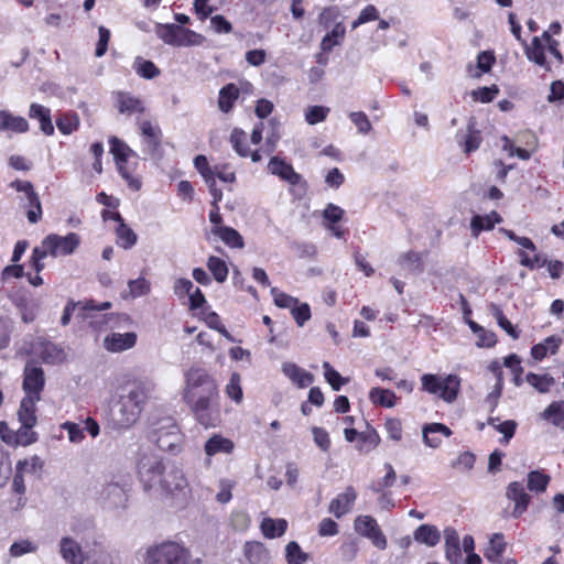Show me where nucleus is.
Returning a JSON list of instances; mask_svg holds the SVG:
<instances>
[{
    "instance_id": "obj_1",
    "label": "nucleus",
    "mask_w": 564,
    "mask_h": 564,
    "mask_svg": "<svg viewBox=\"0 0 564 564\" xmlns=\"http://www.w3.org/2000/svg\"><path fill=\"white\" fill-rule=\"evenodd\" d=\"M183 399L199 424L206 429L220 424L218 384L205 369L193 367L186 371Z\"/></svg>"
},
{
    "instance_id": "obj_2",
    "label": "nucleus",
    "mask_w": 564,
    "mask_h": 564,
    "mask_svg": "<svg viewBox=\"0 0 564 564\" xmlns=\"http://www.w3.org/2000/svg\"><path fill=\"white\" fill-rule=\"evenodd\" d=\"M152 390L153 384L148 380H134L130 383L127 393L120 395L113 419L119 429H129L137 423Z\"/></svg>"
},
{
    "instance_id": "obj_3",
    "label": "nucleus",
    "mask_w": 564,
    "mask_h": 564,
    "mask_svg": "<svg viewBox=\"0 0 564 564\" xmlns=\"http://www.w3.org/2000/svg\"><path fill=\"white\" fill-rule=\"evenodd\" d=\"M143 564H193L192 552L183 542L164 540L147 549Z\"/></svg>"
},
{
    "instance_id": "obj_4",
    "label": "nucleus",
    "mask_w": 564,
    "mask_h": 564,
    "mask_svg": "<svg viewBox=\"0 0 564 564\" xmlns=\"http://www.w3.org/2000/svg\"><path fill=\"white\" fill-rule=\"evenodd\" d=\"M155 491L171 498L180 507L186 505L191 498V489L185 474L174 464L169 465Z\"/></svg>"
},
{
    "instance_id": "obj_5",
    "label": "nucleus",
    "mask_w": 564,
    "mask_h": 564,
    "mask_svg": "<svg viewBox=\"0 0 564 564\" xmlns=\"http://www.w3.org/2000/svg\"><path fill=\"white\" fill-rule=\"evenodd\" d=\"M149 437L164 452L176 454L182 448L183 435L173 417H163L153 422Z\"/></svg>"
},
{
    "instance_id": "obj_6",
    "label": "nucleus",
    "mask_w": 564,
    "mask_h": 564,
    "mask_svg": "<svg viewBox=\"0 0 564 564\" xmlns=\"http://www.w3.org/2000/svg\"><path fill=\"white\" fill-rule=\"evenodd\" d=\"M110 153L113 155L117 169L121 177L127 182L129 188L139 191L141 188V180L133 174L134 167L130 164V160H138V154L124 141L117 137L109 139Z\"/></svg>"
},
{
    "instance_id": "obj_7",
    "label": "nucleus",
    "mask_w": 564,
    "mask_h": 564,
    "mask_svg": "<svg viewBox=\"0 0 564 564\" xmlns=\"http://www.w3.org/2000/svg\"><path fill=\"white\" fill-rule=\"evenodd\" d=\"M462 380L457 375L438 376L424 373L421 377L422 390L436 395L446 403H453L460 391Z\"/></svg>"
},
{
    "instance_id": "obj_8",
    "label": "nucleus",
    "mask_w": 564,
    "mask_h": 564,
    "mask_svg": "<svg viewBox=\"0 0 564 564\" xmlns=\"http://www.w3.org/2000/svg\"><path fill=\"white\" fill-rule=\"evenodd\" d=\"M170 464L152 453H141L137 462L138 478L148 492L155 491Z\"/></svg>"
},
{
    "instance_id": "obj_9",
    "label": "nucleus",
    "mask_w": 564,
    "mask_h": 564,
    "mask_svg": "<svg viewBox=\"0 0 564 564\" xmlns=\"http://www.w3.org/2000/svg\"><path fill=\"white\" fill-rule=\"evenodd\" d=\"M155 33L165 44L177 47L199 46L205 41L202 34L173 23H159L155 28Z\"/></svg>"
},
{
    "instance_id": "obj_10",
    "label": "nucleus",
    "mask_w": 564,
    "mask_h": 564,
    "mask_svg": "<svg viewBox=\"0 0 564 564\" xmlns=\"http://www.w3.org/2000/svg\"><path fill=\"white\" fill-rule=\"evenodd\" d=\"M268 170L272 175L280 177L291 186V193L301 198L307 192V182L303 176L295 172L293 166L284 159L272 156L268 163Z\"/></svg>"
},
{
    "instance_id": "obj_11",
    "label": "nucleus",
    "mask_w": 564,
    "mask_h": 564,
    "mask_svg": "<svg viewBox=\"0 0 564 564\" xmlns=\"http://www.w3.org/2000/svg\"><path fill=\"white\" fill-rule=\"evenodd\" d=\"M354 530L360 536L368 539L375 547L379 550L387 549V538L373 517L358 516L354 521Z\"/></svg>"
},
{
    "instance_id": "obj_12",
    "label": "nucleus",
    "mask_w": 564,
    "mask_h": 564,
    "mask_svg": "<svg viewBox=\"0 0 564 564\" xmlns=\"http://www.w3.org/2000/svg\"><path fill=\"white\" fill-rule=\"evenodd\" d=\"M80 238L76 232H69L66 236L51 234L41 242L50 256L54 258L72 254L78 248Z\"/></svg>"
},
{
    "instance_id": "obj_13",
    "label": "nucleus",
    "mask_w": 564,
    "mask_h": 564,
    "mask_svg": "<svg viewBox=\"0 0 564 564\" xmlns=\"http://www.w3.org/2000/svg\"><path fill=\"white\" fill-rule=\"evenodd\" d=\"M17 192H21L25 196L23 207L28 209L26 217L31 224H36L42 218V205L39 194L34 191V186L29 181H12L9 185Z\"/></svg>"
},
{
    "instance_id": "obj_14",
    "label": "nucleus",
    "mask_w": 564,
    "mask_h": 564,
    "mask_svg": "<svg viewBox=\"0 0 564 564\" xmlns=\"http://www.w3.org/2000/svg\"><path fill=\"white\" fill-rule=\"evenodd\" d=\"M129 488L127 484L110 481L106 484L100 492V500L105 508L124 509L128 503Z\"/></svg>"
},
{
    "instance_id": "obj_15",
    "label": "nucleus",
    "mask_w": 564,
    "mask_h": 564,
    "mask_svg": "<svg viewBox=\"0 0 564 564\" xmlns=\"http://www.w3.org/2000/svg\"><path fill=\"white\" fill-rule=\"evenodd\" d=\"M45 386V377L43 369L37 366L33 360L25 364L23 371V391L24 397H40Z\"/></svg>"
},
{
    "instance_id": "obj_16",
    "label": "nucleus",
    "mask_w": 564,
    "mask_h": 564,
    "mask_svg": "<svg viewBox=\"0 0 564 564\" xmlns=\"http://www.w3.org/2000/svg\"><path fill=\"white\" fill-rule=\"evenodd\" d=\"M111 307L110 302H104L99 305L95 304L94 301L85 302L82 306V312H78V317L83 319H89V325L96 329L101 330L105 326H107L110 321L113 319L112 315L100 314V312L106 311Z\"/></svg>"
},
{
    "instance_id": "obj_17",
    "label": "nucleus",
    "mask_w": 564,
    "mask_h": 564,
    "mask_svg": "<svg viewBox=\"0 0 564 564\" xmlns=\"http://www.w3.org/2000/svg\"><path fill=\"white\" fill-rule=\"evenodd\" d=\"M30 354L51 365L59 364L65 359L64 350L44 338H36L31 341Z\"/></svg>"
},
{
    "instance_id": "obj_18",
    "label": "nucleus",
    "mask_w": 564,
    "mask_h": 564,
    "mask_svg": "<svg viewBox=\"0 0 564 564\" xmlns=\"http://www.w3.org/2000/svg\"><path fill=\"white\" fill-rule=\"evenodd\" d=\"M506 497L514 503L511 512L512 518H520L527 510L531 501L530 495L525 491L523 484L512 481L507 486Z\"/></svg>"
},
{
    "instance_id": "obj_19",
    "label": "nucleus",
    "mask_w": 564,
    "mask_h": 564,
    "mask_svg": "<svg viewBox=\"0 0 564 564\" xmlns=\"http://www.w3.org/2000/svg\"><path fill=\"white\" fill-rule=\"evenodd\" d=\"M137 344V334L134 332L128 333H110L102 341L104 348L109 352H122L131 349Z\"/></svg>"
},
{
    "instance_id": "obj_20",
    "label": "nucleus",
    "mask_w": 564,
    "mask_h": 564,
    "mask_svg": "<svg viewBox=\"0 0 564 564\" xmlns=\"http://www.w3.org/2000/svg\"><path fill=\"white\" fill-rule=\"evenodd\" d=\"M357 499V492L354 487H346L345 491L338 494L328 506L329 513L334 514L337 519H340L354 507V503Z\"/></svg>"
},
{
    "instance_id": "obj_21",
    "label": "nucleus",
    "mask_w": 564,
    "mask_h": 564,
    "mask_svg": "<svg viewBox=\"0 0 564 564\" xmlns=\"http://www.w3.org/2000/svg\"><path fill=\"white\" fill-rule=\"evenodd\" d=\"M35 425L21 424L13 434L3 435L2 429H7L4 422H0V434L2 440L10 445L28 446L37 441V434L33 431Z\"/></svg>"
},
{
    "instance_id": "obj_22",
    "label": "nucleus",
    "mask_w": 564,
    "mask_h": 564,
    "mask_svg": "<svg viewBox=\"0 0 564 564\" xmlns=\"http://www.w3.org/2000/svg\"><path fill=\"white\" fill-rule=\"evenodd\" d=\"M282 373L297 388L304 389L313 383L314 376L296 364L286 361L282 364Z\"/></svg>"
},
{
    "instance_id": "obj_23",
    "label": "nucleus",
    "mask_w": 564,
    "mask_h": 564,
    "mask_svg": "<svg viewBox=\"0 0 564 564\" xmlns=\"http://www.w3.org/2000/svg\"><path fill=\"white\" fill-rule=\"evenodd\" d=\"M59 554L66 564H84V553L80 544L70 536L59 540Z\"/></svg>"
},
{
    "instance_id": "obj_24",
    "label": "nucleus",
    "mask_w": 564,
    "mask_h": 564,
    "mask_svg": "<svg viewBox=\"0 0 564 564\" xmlns=\"http://www.w3.org/2000/svg\"><path fill=\"white\" fill-rule=\"evenodd\" d=\"M141 135L143 137V144L145 151L153 154L161 145L162 130L158 124H153L149 120L140 122Z\"/></svg>"
},
{
    "instance_id": "obj_25",
    "label": "nucleus",
    "mask_w": 564,
    "mask_h": 564,
    "mask_svg": "<svg viewBox=\"0 0 564 564\" xmlns=\"http://www.w3.org/2000/svg\"><path fill=\"white\" fill-rule=\"evenodd\" d=\"M235 449V443L228 438L223 436L221 434H213L204 445V452L208 459L218 455L225 454L229 455Z\"/></svg>"
},
{
    "instance_id": "obj_26",
    "label": "nucleus",
    "mask_w": 564,
    "mask_h": 564,
    "mask_svg": "<svg viewBox=\"0 0 564 564\" xmlns=\"http://www.w3.org/2000/svg\"><path fill=\"white\" fill-rule=\"evenodd\" d=\"M242 551L249 564H269L271 561L270 552L262 542L247 541Z\"/></svg>"
},
{
    "instance_id": "obj_27",
    "label": "nucleus",
    "mask_w": 564,
    "mask_h": 564,
    "mask_svg": "<svg viewBox=\"0 0 564 564\" xmlns=\"http://www.w3.org/2000/svg\"><path fill=\"white\" fill-rule=\"evenodd\" d=\"M422 434L426 446L437 448L442 444L443 437L452 435V431L442 423H431L423 426Z\"/></svg>"
},
{
    "instance_id": "obj_28",
    "label": "nucleus",
    "mask_w": 564,
    "mask_h": 564,
    "mask_svg": "<svg viewBox=\"0 0 564 564\" xmlns=\"http://www.w3.org/2000/svg\"><path fill=\"white\" fill-rule=\"evenodd\" d=\"M29 117L37 120L40 123V130L45 135H53L55 128L52 121L51 109L36 102H32L29 108Z\"/></svg>"
},
{
    "instance_id": "obj_29",
    "label": "nucleus",
    "mask_w": 564,
    "mask_h": 564,
    "mask_svg": "<svg viewBox=\"0 0 564 564\" xmlns=\"http://www.w3.org/2000/svg\"><path fill=\"white\" fill-rule=\"evenodd\" d=\"M115 97L117 109L120 113L131 116L144 111L143 101L130 93L118 91Z\"/></svg>"
},
{
    "instance_id": "obj_30",
    "label": "nucleus",
    "mask_w": 564,
    "mask_h": 564,
    "mask_svg": "<svg viewBox=\"0 0 564 564\" xmlns=\"http://www.w3.org/2000/svg\"><path fill=\"white\" fill-rule=\"evenodd\" d=\"M30 124L24 117L15 116L8 110H0V131L25 133Z\"/></svg>"
},
{
    "instance_id": "obj_31",
    "label": "nucleus",
    "mask_w": 564,
    "mask_h": 564,
    "mask_svg": "<svg viewBox=\"0 0 564 564\" xmlns=\"http://www.w3.org/2000/svg\"><path fill=\"white\" fill-rule=\"evenodd\" d=\"M539 416L541 420L564 432V400L552 401Z\"/></svg>"
},
{
    "instance_id": "obj_32",
    "label": "nucleus",
    "mask_w": 564,
    "mask_h": 564,
    "mask_svg": "<svg viewBox=\"0 0 564 564\" xmlns=\"http://www.w3.org/2000/svg\"><path fill=\"white\" fill-rule=\"evenodd\" d=\"M523 45L525 56L530 62H533L534 64L544 67L546 70L551 69L550 65L546 63L545 59V46L541 42V39L539 36H534L530 45H528L527 43Z\"/></svg>"
},
{
    "instance_id": "obj_33",
    "label": "nucleus",
    "mask_w": 564,
    "mask_h": 564,
    "mask_svg": "<svg viewBox=\"0 0 564 564\" xmlns=\"http://www.w3.org/2000/svg\"><path fill=\"white\" fill-rule=\"evenodd\" d=\"M502 221L501 216L497 212H491L488 215H475L470 220V230L474 237H478L484 230H491L496 224Z\"/></svg>"
},
{
    "instance_id": "obj_34",
    "label": "nucleus",
    "mask_w": 564,
    "mask_h": 564,
    "mask_svg": "<svg viewBox=\"0 0 564 564\" xmlns=\"http://www.w3.org/2000/svg\"><path fill=\"white\" fill-rule=\"evenodd\" d=\"M288 530V521L279 518L265 517L260 523V531L265 539H276L282 536Z\"/></svg>"
},
{
    "instance_id": "obj_35",
    "label": "nucleus",
    "mask_w": 564,
    "mask_h": 564,
    "mask_svg": "<svg viewBox=\"0 0 564 564\" xmlns=\"http://www.w3.org/2000/svg\"><path fill=\"white\" fill-rule=\"evenodd\" d=\"M113 220L118 223L116 228L117 243L123 249H130L137 243V235L129 228L120 214H113Z\"/></svg>"
},
{
    "instance_id": "obj_36",
    "label": "nucleus",
    "mask_w": 564,
    "mask_h": 564,
    "mask_svg": "<svg viewBox=\"0 0 564 564\" xmlns=\"http://www.w3.org/2000/svg\"><path fill=\"white\" fill-rule=\"evenodd\" d=\"M458 143L463 147L465 153H470L476 151L481 143L480 132L475 127V121L473 119L469 120L467 126V132L465 135H460L458 132L456 134Z\"/></svg>"
},
{
    "instance_id": "obj_37",
    "label": "nucleus",
    "mask_w": 564,
    "mask_h": 564,
    "mask_svg": "<svg viewBox=\"0 0 564 564\" xmlns=\"http://www.w3.org/2000/svg\"><path fill=\"white\" fill-rule=\"evenodd\" d=\"M413 539L417 543L425 544L429 547H433L440 543L441 533L435 525L421 524L415 529L413 533Z\"/></svg>"
},
{
    "instance_id": "obj_38",
    "label": "nucleus",
    "mask_w": 564,
    "mask_h": 564,
    "mask_svg": "<svg viewBox=\"0 0 564 564\" xmlns=\"http://www.w3.org/2000/svg\"><path fill=\"white\" fill-rule=\"evenodd\" d=\"M240 90L237 85L230 83L220 88L218 95V108L221 112L228 113L239 98Z\"/></svg>"
},
{
    "instance_id": "obj_39",
    "label": "nucleus",
    "mask_w": 564,
    "mask_h": 564,
    "mask_svg": "<svg viewBox=\"0 0 564 564\" xmlns=\"http://www.w3.org/2000/svg\"><path fill=\"white\" fill-rule=\"evenodd\" d=\"M40 401V397L31 398L24 397L21 401L20 409L18 411V417L21 424L36 425V403Z\"/></svg>"
},
{
    "instance_id": "obj_40",
    "label": "nucleus",
    "mask_w": 564,
    "mask_h": 564,
    "mask_svg": "<svg viewBox=\"0 0 564 564\" xmlns=\"http://www.w3.org/2000/svg\"><path fill=\"white\" fill-rule=\"evenodd\" d=\"M398 264L402 270L413 274H420L424 269L422 254L413 250L400 254Z\"/></svg>"
},
{
    "instance_id": "obj_41",
    "label": "nucleus",
    "mask_w": 564,
    "mask_h": 564,
    "mask_svg": "<svg viewBox=\"0 0 564 564\" xmlns=\"http://www.w3.org/2000/svg\"><path fill=\"white\" fill-rule=\"evenodd\" d=\"M212 232L219 237L225 245L230 248H242V236L234 228L227 226H217L212 229Z\"/></svg>"
},
{
    "instance_id": "obj_42",
    "label": "nucleus",
    "mask_w": 564,
    "mask_h": 564,
    "mask_svg": "<svg viewBox=\"0 0 564 564\" xmlns=\"http://www.w3.org/2000/svg\"><path fill=\"white\" fill-rule=\"evenodd\" d=\"M369 399L376 405L390 409L397 404L398 398L392 390L376 387L369 391Z\"/></svg>"
},
{
    "instance_id": "obj_43",
    "label": "nucleus",
    "mask_w": 564,
    "mask_h": 564,
    "mask_svg": "<svg viewBox=\"0 0 564 564\" xmlns=\"http://www.w3.org/2000/svg\"><path fill=\"white\" fill-rule=\"evenodd\" d=\"M346 28L341 22L335 24L333 30L328 32L321 42L323 52L329 53L335 46L339 45L345 37Z\"/></svg>"
},
{
    "instance_id": "obj_44",
    "label": "nucleus",
    "mask_w": 564,
    "mask_h": 564,
    "mask_svg": "<svg viewBox=\"0 0 564 564\" xmlns=\"http://www.w3.org/2000/svg\"><path fill=\"white\" fill-rule=\"evenodd\" d=\"M80 124L79 117L76 112H66L56 119V127L64 135H69L77 131Z\"/></svg>"
},
{
    "instance_id": "obj_45",
    "label": "nucleus",
    "mask_w": 564,
    "mask_h": 564,
    "mask_svg": "<svg viewBox=\"0 0 564 564\" xmlns=\"http://www.w3.org/2000/svg\"><path fill=\"white\" fill-rule=\"evenodd\" d=\"M206 265L218 283H224L227 280L229 270L227 263L223 259L210 256L207 259Z\"/></svg>"
},
{
    "instance_id": "obj_46",
    "label": "nucleus",
    "mask_w": 564,
    "mask_h": 564,
    "mask_svg": "<svg viewBox=\"0 0 564 564\" xmlns=\"http://www.w3.org/2000/svg\"><path fill=\"white\" fill-rule=\"evenodd\" d=\"M551 478L541 470H532L528 474V488L530 491L541 494L547 488Z\"/></svg>"
},
{
    "instance_id": "obj_47",
    "label": "nucleus",
    "mask_w": 564,
    "mask_h": 564,
    "mask_svg": "<svg viewBox=\"0 0 564 564\" xmlns=\"http://www.w3.org/2000/svg\"><path fill=\"white\" fill-rule=\"evenodd\" d=\"M490 314L497 321L498 325L513 339L519 338V333L511 324V322L505 316L502 310L497 304H490L489 306Z\"/></svg>"
},
{
    "instance_id": "obj_48",
    "label": "nucleus",
    "mask_w": 564,
    "mask_h": 564,
    "mask_svg": "<svg viewBox=\"0 0 564 564\" xmlns=\"http://www.w3.org/2000/svg\"><path fill=\"white\" fill-rule=\"evenodd\" d=\"M506 550V542L501 533H495L489 541V547L485 552L488 561L497 562Z\"/></svg>"
},
{
    "instance_id": "obj_49",
    "label": "nucleus",
    "mask_w": 564,
    "mask_h": 564,
    "mask_svg": "<svg viewBox=\"0 0 564 564\" xmlns=\"http://www.w3.org/2000/svg\"><path fill=\"white\" fill-rule=\"evenodd\" d=\"M133 69L135 73L145 79H152L160 74V69L151 61L143 59L142 57H135L133 62Z\"/></svg>"
},
{
    "instance_id": "obj_50",
    "label": "nucleus",
    "mask_w": 564,
    "mask_h": 564,
    "mask_svg": "<svg viewBox=\"0 0 564 564\" xmlns=\"http://www.w3.org/2000/svg\"><path fill=\"white\" fill-rule=\"evenodd\" d=\"M527 382L535 388L540 393H546L554 384L555 380L550 375H536L529 372L527 375Z\"/></svg>"
},
{
    "instance_id": "obj_51",
    "label": "nucleus",
    "mask_w": 564,
    "mask_h": 564,
    "mask_svg": "<svg viewBox=\"0 0 564 564\" xmlns=\"http://www.w3.org/2000/svg\"><path fill=\"white\" fill-rule=\"evenodd\" d=\"M285 560L288 564H304L308 560V554L302 551L297 542L291 541L285 546Z\"/></svg>"
},
{
    "instance_id": "obj_52",
    "label": "nucleus",
    "mask_w": 564,
    "mask_h": 564,
    "mask_svg": "<svg viewBox=\"0 0 564 564\" xmlns=\"http://www.w3.org/2000/svg\"><path fill=\"white\" fill-rule=\"evenodd\" d=\"M230 143L235 151L242 158L249 156L247 134L243 130L235 128L230 134Z\"/></svg>"
},
{
    "instance_id": "obj_53",
    "label": "nucleus",
    "mask_w": 564,
    "mask_h": 564,
    "mask_svg": "<svg viewBox=\"0 0 564 564\" xmlns=\"http://www.w3.org/2000/svg\"><path fill=\"white\" fill-rule=\"evenodd\" d=\"M330 109L326 106H310L305 109L304 117L308 124H317L326 120Z\"/></svg>"
},
{
    "instance_id": "obj_54",
    "label": "nucleus",
    "mask_w": 564,
    "mask_h": 564,
    "mask_svg": "<svg viewBox=\"0 0 564 564\" xmlns=\"http://www.w3.org/2000/svg\"><path fill=\"white\" fill-rule=\"evenodd\" d=\"M323 369L324 377L334 391H339L341 386L348 382V379L341 377L340 373L329 365V362H323Z\"/></svg>"
},
{
    "instance_id": "obj_55",
    "label": "nucleus",
    "mask_w": 564,
    "mask_h": 564,
    "mask_svg": "<svg viewBox=\"0 0 564 564\" xmlns=\"http://www.w3.org/2000/svg\"><path fill=\"white\" fill-rule=\"evenodd\" d=\"M128 288L130 296L133 299L144 296L151 291L150 282L143 276H140L135 280H130L128 282Z\"/></svg>"
},
{
    "instance_id": "obj_56",
    "label": "nucleus",
    "mask_w": 564,
    "mask_h": 564,
    "mask_svg": "<svg viewBox=\"0 0 564 564\" xmlns=\"http://www.w3.org/2000/svg\"><path fill=\"white\" fill-rule=\"evenodd\" d=\"M380 437L376 431L360 433L357 448L359 452L368 453L378 446Z\"/></svg>"
},
{
    "instance_id": "obj_57",
    "label": "nucleus",
    "mask_w": 564,
    "mask_h": 564,
    "mask_svg": "<svg viewBox=\"0 0 564 564\" xmlns=\"http://www.w3.org/2000/svg\"><path fill=\"white\" fill-rule=\"evenodd\" d=\"M226 393L228 398L234 400L236 403H240L242 401V388L240 386V375L234 372L229 379V382L226 386Z\"/></svg>"
},
{
    "instance_id": "obj_58",
    "label": "nucleus",
    "mask_w": 564,
    "mask_h": 564,
    "mask_svg": "<svg viewBox=\"0 0 564 564\" xmlns=\"http://www.w3.org/2000/svg\"><path fill=\"white\" fill-rule=\"evenodd\" d=\"M349 119L356 126L360 134H368L372 130L371 122L364 111H352L349 113Z\"/></svg>"
},
{
    "instance_id": "obj_59",
    "label": "nucleus",
    "mask_w": 564,
    "mask_h": 564,
    "mask_svg": "<svg viewBox=\"0 0 564 564\" xmlns=\"http://www.w3.org/2000/svg\"><path fill=\"white\" fill-rule=\"evenodd\" d=\"M271 295L273 296L274 304L281 308H289L291 311L299 303L296 297L280 291L278 288L271 289Z\"/></svg>"
},
{
    "instance_id": "obj_60",
    "label": "nucleus",
    "mask_w": 564,
    "mask_h": 564,
    "mask_svg": "<svg viewBox=\"0 0 564 564\" xmlns=\"http://www.w3.org/2000/svg\"><path fill=\"white\" fill-rule=\"evenodd\" d=\"M384 469H386L384 477L378 484L371 486V489L375 492H381L386 488H390L391 486H393V484L397 480V474H395V470H394V468H393V466L391 464L386 463L384 464Z\"/></svg>"
},
{
    "instance_id": "obj_61",
    "label": "nucleus",
    "mask_w": 564,
    "mask_h": 564,
    "mask_svg": "<svg viewBox=\"0 0 564 564\" xmlns=\"http://www.w3.org/2000/svg\"><path fill=\"white\" fill-rule=\"evenodd\" d=\"M296 324L302 327L311 318V307L307 303H297L291 310Z\"/></svg>"
},
{
    "instance_id": "obj_62",
    "label": "nucleus",
    "mask_w": 564,
    "mask_h": 564,
    "mask_svg": "<svg viewBox=\"0 0 564 564\" xmlns=\"http://www.w3.org/2000/svg\"><path fill=\"white\" fill-rule=\"evenodd\" d=\"M61 427L67 432L68 440L72 443H80L85 438L84 429L77 423L66 421Z\"/></svg>"
},
{
    "instance_id": "obj_63",
    "label": "nucleus",
    "mask_w": 564,
    "mask_h": 564,
    "mask_svg": "<svg viewBox=\"0 0 564 564\" xmlns=\"http://www.w3.org/2000/svg\"><path fill=\"white\" fill-rule=\"evenodd\" d=\"M498 87L496 85H492L490 87H481L478 88L477 90H474L471 93V96L476 101L486 104L492 101L498 95Z\"/></svg>"
},
{
    "instance_id": "obj_64",
    "label": "nucleus",
    "mask_w": 564,
    "mask_h": 564,
    "mask_svg": "<svg viewBox=\"0 0 564 564\" xmlns=\"http://www.w3.org/2000/svg\"><path fill=\"white\" fill-rule=\"evenodd\" d=\"M194 166L199 172V174L204 177L205 181L212 180L215 177L214 167L209 166L207 158L205 155H197L194 159Z\"/></svg>"
}]
</instances>
